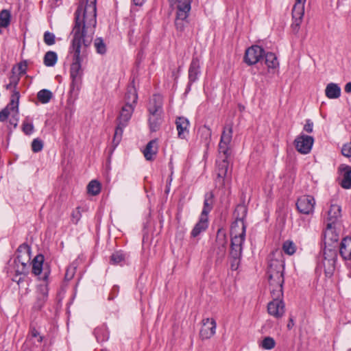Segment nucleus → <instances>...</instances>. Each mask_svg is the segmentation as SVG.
Masks as SVG:
<instances>
[{
  "mask_svg": "<svg viewBox=\"0 0 351 351\" xmlns=\"http://www.w3.org/2000/svg\"><path fill=\"white\" fill-rule=\"evenodd\" d=\"M341 216V207L337 204H332L328 211L327 221L328 223L335 224L339 217Z\"/></svg>",
  "mask_w": 351,
  "mask_h": 351,
  "instance_id": "nucleus-23",
  "label": "nucleus"
},
{
  "mask_svg": "<svg viewBox=\"0 0 351 351\" xmlns=\"http://www.w3.org/2000/svg\"><path fill=\"white\" fill-rule=\"evenodd\" d=\"M138 99V95L134 86V80L133 79L129 84L127 91L125 95V105L132 104L134 106Z\"/></svg>",
  "mask_w": 351,
  "mask_h": 351,
  "instance_id": "nucleus-14",
  "label": "nucleus"
},
{
  "mask_svg": "<svg viewBox=\"0 0 351 351\" xmlns=\"http://www.w3.org/2000/svg\"><path fill=\"white\" fill-rule=\"evenodd\" d=\"M10 110L8 108H4L3 110L0 111V121L3 122L7 120L10 115Z\"/></svg>",
  "mask_w": 351,
  "mask_h": 351,
  "instance_id": "nucleus-50",
  "label": "nucleus"
},
{
  "mask_svg": "<svg viewBox=\"0 0 351 351\" xmlns=\"http://www.w3.org/2000/svg\"><path fill=\"white\" fill-rule=\"evenodd\" d=\"M341 152L343 156L346 157H351V142L343 145Z\"/></svg>",
  "mask_w": 351,
  "mask_h": 351,
  "instance_id": "nucleus-49",
  "label": "nucleus"
},
{
  "mask_svg": "<svg viewBox=\"0 0 351 351\" xmlns=\"http://www.w3.org/2000/svg\"><path fill=\"white\" fill-rule=\"evenodd\" d=\"M45 258L41 254L36 255L32 261V273L35 276H39V279L44 282H48L49 276L51 273L50 266L48 263H44Z\"/></svg>",
  "mask_w": 351,
  "mask_h": 351,
  "instance_id": "nucleus-6",
  "label": "nucleus"
},
{
  "mask_svg": "<svg viewBox=\"0 0 351 351\" xmlns=\"http://www.w3.org/2000/svg\"><path fill=\"white\" fill-rule=\"evenodd\" d=\"M87 191L88 193L92 195H98L101 191L100 183L95 180H91L87 186Z\"/></svg>",
  "mask_w": 351,
  "mask_h": 351,
  "instance_id": "nucleus-36",
  "label": "nucleus"
},
{
  "mask_svg": "<svg viewBox=\"0 0 351 351\" xmlns=\"http://www.w3.org/2000/svg\"><path fill=\"white\" fill-rule=\"evenodd\" d=\"M27 66V65L26 61L20 62L18 66L19 73L25 74L26 73Z\"/></svg>",
  "mask_w": 351,
  "mask_h": 351,
  "instance_id": "nucleus-52",
  "label": "nucleus"
},
{
  "mask_svg": "<svg viewBox=\"0 0 351 351\" xmlns=\"http://www.w3.org/2000/svg\"><path fill=\"white\" fill-rule=\"evenodd\" d=\"M313 143L314 139L312 136L304 134L298 136L294 141L297 151L302 154H306L311 152Z\"/></svg>",
  "mask_w": 351,
  "mask_h": 351,
  "instance_id": "nucleus-12",
  "label": "nucleus"
},
{
  "mask_svg": "<svg viewBox=\"0 0 351 351\" xmlns=\"http://www.w3.org/2000/svg\"><path fill=\"white\" fill-rule=\"evenodd\" d=\"M44 42L47 45H52L55 44L56 42V36L53 33L49 32L48 31L44 33Z\"/></svg>",
  "mask_w": 351,
  "mask_h": 351,
  "instance_id": "nucleus-43",
  "label": "nucleus"
},
{
  "mask_svg": "<svg viewBox=\"0 0 351 351\" xmlns=\"http://www.w3.org/2000/svg\"><path fill=\"white\" fill-rule=\"evenodd\" d=\"M306 0H295L292 9V24L293 30L298 33L304 14V5Z\"/></svg>",
  "mask_w": 351,
  "mask_h": 351,
  "instance_id": "nucleus-8",
  "label": "nucleus"
},
{
  "mask_svg": "<svg viewBox=\"0 0 351 351\" xmlns=\"http://www.w3.org/2000/svg\"><path fill=\"white\" fill-rule=\"evenodd\" d=\"M265 63L269 69H276L279 65L277 58L273 53H267L265 55Z\"/></svg>",
  "mask_w": 351,
  "mask_h": 351,
  "instance_id": "nucleus-35",
  "label": "nucleus"
},
{
  "mask_svg": "<svg viewBox=\"0 0 351 351\" xmlns=\"http://www.w3.org/2000/svg\"><path fill=\"white\" fill-rule=\"evenodd\" d=\"M294 326V320H293V317L292 315L290 316L289 317V323L287 324V328L288 329H291Z\"/></svg>",
  "mask_w": 351,
  "mask_h": 351,
  "instance_id": "nucleus-56",
  "label": "nucleus"
},
{
  "mask_svg": "<svg viewBox=\"0 0 351 351\" xmlns=\"http://www.w3.org/2000/svg\"><path fill=\"white\" fill-rule=\"evenodd\" d=\"M201 132L205 135L206 138H210L211 137L212 132L208 127L204 125L202 128Z\"/></svg>",
  "mask_w": 351,
  "mask_h": 351,
  "instance_id": "nucleus-53",
  "label": "nucleus"
},
{
  "mask_svg": "<svg viewBox=\"0 0 351 351\" xmlns=\"http://www.w3.org/2000/svg\"><path fill=\"white\" fill-rule=\"evenodd\" d=\"M339 239V234L337 233L335 224L328 223L324 232V239L326 243L332 244L338 241Z\"/></svg>",
  "mask_w": 351,
  "mask_h": 351,
  "instance_id": "nucleus-18",
  "label": "nucleus"
},
{
  "mask_svg": "<svg viewBox=\"0 0 351 351\" xmlns=\"http://www.w3.org/2000/svg\"><path fill=\"white\" fill-rule=\"evenodd\" d=\"M154 147V139L150 140L147 144L146 147L142 149V152L147 160H152L154 152H152V148Z\"/></svg>",
  "mask_w": 351,
  "mask_h": 351,
  "instance_id": "nucleus-37",
  "label": "nucleus"
},
{
  "mask_svg": "<svg viewBox=\"0 0 351 351\" xmlns=\"http://www.w3.org/2000/svg\"><path fill=\"white\" fill-rule=\"evenodd\" d=\"M13 268L15 272V275L13 277L12 280L17 282L18 284H20L21 282L24 281L28 274L22 267L20 263L19 264L18 263L13 262Z\"/></svg>",
  "mask_w": 351,
  "mask_h": 351,
  "instance_id": "nucleus-22",
  "label": "nucleus"
},
{
  "mask_svg": "<svg viewBox=\"0 0 351 351\" xmlns=\"http://www.w3.org/2000/svg\"><path fill=\"white\" fill-rule=\"evenodd\" d=\"M22 130L26 135H30L33 133L34 128L32 123L24 122L22 125Z\"/></svg>",
  "mask_w": 351,
  "mask_h": 351,
  "instance_id": "nucleus-45",
  "label": "nucleus"
},
{
  "mask_svg": "<svg viewBox=\"0 0 351 351\" xmlns=\"http://www.w3.org/2000/svg\"><path fill=\"white\" fill-rule=\"evenodd\" d=\"M53 97V93L48 89H42L37 93V99L42 104H47Z\"/></svg>",
  "mask_w": 351,
  "mask_h": 351,
  "instance_id": "nucleus-32",
  "label": "nucleus"
},
{
  "mask_svg": "<svg viewBox=\"0 0 351 351\" xmlns=\"http://www.w3.org/2000/svg\"><path fill=\"white\" fill-rule=\"evenodd\" d=\"M16 254V256H24V254L30 256L31 255L30 246L26 243H22L17 248Z\"/></svg>",
  "mask_w": 351,
  "mask_h": 351,
  "instance_id": "nucleus-38",
  "label": "nucleus"
},
{
  "mask_svg": "<svg viewBox=\"0 0 351 351\" xmlns=\"http://www.w3.org/2000/svg\"><path fill=\"white\" fill-rule=\"evenodd\" d=\"M230 267L237 270L240 264L242 245L245 241V226L242 218H237L231 226Z\"/></svg>",
  "mask_w": 351,
  "mask_h": 351,
  "instance_id": "nucleus-4",
  "label": "nucleus"
},
{
  "mask_svg": "<svg viewBox=\"0 0 351 351\" xmlns=\"http://www.w3.org/2000/svg\"><path fill=\"white\" fill-rule=\"evenodd\" d=\"M127 126V125L123 124L122 123H117V125L114 130V134L112 139V152L115 149V148L119 145L120 143L122 136L123 133V129Z\"/></svg>",
  "mask_w": 351,
  "mask_h": 351,
  "instance_id": "nucleus-24",
  "label": "nucleus"
},
{
  "mask_svg": "<svg viewBox=\"0 0 351 351\" xmlns=\"http://www.w3.org/2000/svg\"><path fill=\"white\" fill-rule=\"evenodd\" d=\"M199 68L200 66L198 60L193 59L189 70V78L191 83L195 82L197 79V76L200 72Z\"/></svg>",
  "mask_w": 351,
  "mask_h": 351,
  "instance_id": "nucleus-26",
  "label": "nucleus"
},
{
  "mask_svg": "<svg viewBox=\"0 0 351 351\" xmlns=\"http://www.w3.org/2000/svg\"><path fill=\"white\" fill-rule=\"evenodd\" d=\"M134 109V107L132 104L124 105L121 108L119 117L117 118L118 123H122L123 124L128 125Z\"/></svg>",
  "mask_w": 351,
  "mask_h": 351,
  "instance_id": "nucleus-19",
  "label": "nucleus"
},
{
  "mask_svg": "<svg viewBox=\"0 0 351 351\" xmlns=\"http://www.w3.org/2000/svg\"><path fill=\"white\" fill-rule=\"evenodd\" d=\"M145 0H133L136 5H141Z\"/></svg>",
  "mask_w": 351,
  "mask_h": 351,
  "instance_id": "nucleus-60",
  "label": "nucleus"
},
{
  "mask_svg": "<svg viewBox=\"0 0 351 351\" xmlns=\"http://www.w3.org/2000/svg\"><path fill=\"white\" fill-rule=\"evenodd\" d=\"M145 183L144 189H145V192L147 193V197L149 199L150 197L153 195V193L151 191L152 183H151V182L148 181L147 177L145 178Z\"/></svg>",
  "mask_w": 351,
  "mask_h": 351,
  "instance_id": "nucleus-47",
  "label": "nucleus"
},
{
  "mask_svg": "<svg viewBox=\"0 0 351 351\" xmlns=\"http://www.w3.org/2000/svg\"><path fill=\"white\" fill-rule=\"evenodd\" d=\"M43 141L38 138H34L31 144L32 150L34 153L41 152L43 149Z\"/></svg>",
  "mask_w": 351,
  "mask_h": 351,
  "instance_id": "nucleus-40",
  "label": "nucleus"
},
{
  "mask_svg": "<svg viewBox=\"0 0 351 351\" xmlns=\"http://www.w3.org/2000/svg\"><path fill=\"white\" fill-rule=\"evenodd\" d=\"M149 112L151 114L154 115V110H152L151 108H149Z\"/></svg>",
  "mask_w": 351,
  "mask_h": 351,
  "instance_id": "nucleus-64",
  "label": "nucleus"
},
{
  "mask_svg": "<svg viewBox=\"0 0 351 351\" xmlns=\"http://www.w3.org/2000/svg\"><path fill=\"white\" fill-rule=\"evenodd\" d=\"M20 265L22 266V267L27 271V273L29 274L30 267H31V261L29 263H21Z\"/></svg>",
  "mask_w": 351,
  "mask_h": 351,
  "instance_id": "nucleus-55",
  "label": "nucleus"
},
{
  "mask_svg": "<svg viewBox=\"0 0 351 351\" xmlns=\"http://www.w3.org/2000/svg\"><path fill=\"white\" fill-rule=\"evenodd\" d=\"M339 169L343 176L341 182V186L346 189H351V167L341 165Z\"/></svg>",
  "mask_w": 351,
  "mask_h": 351,
  "instance_id": "nucleus-16",
  "label": "nucleus"
},
{
  "mask_svg": "<svg viewBox=\"0 0 351 351\" xmlns=\"http://www.w3.org/2000/svg\"><path fill=\"white\" fill-rule=\"evenodd\" d=\"M11 21V13L8 10H3L0 12V25L2 27H7Z\"/></svg>",
  "mask_w": 351,
  "mask_h": 351,
  "instance_id": "nucleus-34",
  "label": "nucleus"
},
{
  "mask_svg": "<svg viewBox=\"0 0 351 351\" xmlns=\"http://www.w3.org/2000/svg\"><path fill=\"white\" fill-rule=\"evenodd\" d=\"M285 261L280 251L274 252L269 258L267 276L272 300L268 303L267 307H284L282 300V285L284 283Z\"/></svg>",
  "mask_w": 351,
  "mask_h": 351,
  "instance_id": "nucleus-2",
  "label": "nucleus"
},
{
  "mask_svg": "<svg viewBox=\"0 0 351 351\" xmlns=\"http://www.w3.org/2000/svg\"><path fill=\"white\" fill-rule=\"evenodd\" d=\"M12 88H13V86L10 83L5 85V88L7 90L12 89Z\"/></svg>",
  "mask_w": 351,
  "mask_h": 351,
  "instance_id": "nucleus-62",
  "label": "nucleus"
},
{
  "mask_svg": "<svg viewBox=\"0 0 351 351\" xmlns=\"http://www.w3.org/2000/svg\"><path fill=\"white\" fill-rule=\"evenodd\" d=\"M20 93L18 90H13V93L10 97V101L5 108H8L10 111H19V103Z\"/></svg>",
  "mask_w": 351,
  "mask_h": 351,
  "instance_id": "nucleus-29",
  "label": "nucleus"
},
{
  "mask_svg": "<svg viewBox=\"0 0 351 351\" xmlns=\"http://www.w3.org/2000/svg\"><path fill=\"white\" fill-rule=\"evenodd\" d=\"M97 0H86V5L80 3L74 14V24L70 35L72 36L69 52L73 54L70 68L71 91L78 90L82 84L83 55L81 49L89 47L97 25Z\"/></svg>",
  "mask_w": 351,
  "mask_h": 351,
  "instance_id": "nucleus-1",
  "label": "nucleus"
},
{
  "mask_svg": "<svg viewBox=\"0 0 351 351\" xmlns=\"http://www.w3.org/2000/svg\"><path fill=\"white\" fill-rule=\"evenodd\" d=\"M276 346V341L271 337H265L261 342V347L265 350H271Z\"/></svg>",
  "mask_w": 351,
  "mask_h": 351,
  "instance_id": "nucleus-39",
  "label": "nucleus"
},
{
  "mask_svg": "<svg viewBox=\"0 0 351 351\" xmlns=\"http://www.w3.org/2000/svg\"><path fill=\"white\" fill-rule=\"evenodd\" d=\"M94 47L97 53L104 55L107 51L106 45L101 37H97L94 40Z\"/></svg>",
  "mask_w": 351,
  "mask_h": 351,
  "instance_id": "nucleus-33",
  "label": "nucleus"
},
{
  "mask_svg": "<svg viewBox=\"0 0 351 351\" xmlns=\"http://www.w3.org/2000/svg\"><path fill=\"white\" fill-rule=\"evenodd\" d=\"M119 287L117 285H114L110 291V293H109L108 300H112L114 298H116L119 293Z\"/></svg>",
  "mask_w": 351,
  "mask_h": 351,
  "instance_id": "nucleus-48",
  "label": "nucleus"
},
{
  "mask_svg": "<svg viewBox=\"0 0 351 351\" xmlns=\"http://www.w3.org/2000/svg\"><path fill=\"white\" fill-rule=\"evenodd\" d=\"M337 258V252L331 249H325L319 263V267H323L326 277H331L335 269V263Z\"/></svg>",
  "mask_w": 351,
  "mask_h": 351,
  "instance_id": "nucleus-7",
  "label": "nucleus"
},
{
  "mask_svg": "<svg viewBox=\"0 0 351 351\" xmlns=\"http://www.w3.org/2000/svg\"><path fill=\"white\" fill-rule=\"evenodd\" d=\"M31 260V256L29 255L24 254V256H16L14 258V263H18L19 264L22 263H29Z\"/></svg>",
  "mask_w": 351,
  "mask_h": 351,
  "instance_id": "nucleus-46",
  "label": "nucleus"
},
{
  "mask_svg": "<svg viewBox=\"0 0 351 351\" xmlns=\"http://www.w3.org/2000/svg\"><path fill=\"white\" fill-rule=\"evenodd\" d=\"M73 276V272L70 274L69 269H67L66 272L65 274V279L69 280H71Z\"/></svg>",
  "mask_w": 351,
  "mask_h": 351,
  "instance_id": "nucleus-57",
  "label": "nucleus"
},
{
  "mask_svg": "<svg viewBox=\"0 0 351 351\" xmlns=\"http://www.w3.org/2000/svg\"><path fill=\"white\" fill-rule=\"evenodd\" d=\"M125 258L126 254L123 251H116L110 256V263L114 265H122L125 261Z\"/></svg>",
  "mask_w": 351,
  "mask_h": 351,
  "instance_id": "nucleus-28",
  "label": "nucleus"
},
{
  "mask_svg": "<svg viewBox=\"0 0 351 351\" xmlns=\"http://www.w3.org/2000/svg\"><path fill=\"white\" fill-rule=\"evenodd\" d=\"M345 91L348 93L351 92V82L346 84L345 86Z\"/></svg>",
  "mask_w": 351,
  "mask_h": 351,
  "instance_id": "nucleus-58",
  "label": "nucleus"
},
{
  "mask_svg": "<svg viewBox=\"0 0 351 351\" xmlns=\"http://www.w3.org/2000/svg\"><path fill=\"white\" fill-rule=\"evenodd\" d=\"M199 331V337L202 340L211 338L216 332L217 324L213 318H204Z\"/></svg>",
  "mask_w": 351,
  "mask_h": 351,
  "instance_id": "nucleus-10",
  "label": "nucleus"
},
{
  "mask_svg": "<svg viewBox=\"0 0 351 351\" xmlns=\"http://www.w3.org/2000/svg\"><path fill=\"white\" fill-rule=\"evenodd\" d=\"M340 254L344 259L351 260V237H346L342 240Z\"/></svg>",
  "mask_w": 351,
  "mask_h": 351,
  "instance_id": "nucleus-21",
  "label": "nucleus"
},
{
  "mask_svg": "<svg viewBox=\"0 0 351 351\" xmlns=\"http://www.w3.org/2000/svg\"><path fill=\"white\" fill-rule=\"evenodd\" d=\"M82 208L77 206L71 213V221L74 224H77L82 217Z\"/></svg>",
  "mask_w": 351,
  "mask_h": 351,
  "instance_id": "nucleus-42",
  "label": "nucleus"
},
{
  "mask_svg": "<svg viewBox=\"0 0 351 351\" xmlns=\"http://www.w3.org/2000/svg\"><path fill=\"white\" fill-rule=\"evenodd\" d=\"M58 60V55L52 51H47L44 56L43 62L45 66L51 67L53 66Z\"/></svg>",
  "mask_w": 351,
  "mask_h": 351,
  "instance_id": "nucleus-31",
  "label": "nucleus"
},
{
  "mask_svg": "<svg viewBox=\"0 0 351 351\" xmlns=\"http://www.w3.org/2000/svg\"><path fill=\"white\" fill-rule=\"evenodd\" d=\"M152 241V237H149V235L147 233L143 234L142 241V250L145 256H149L151 254Z\"/></svg>",
  "mask_w": 351,
  "mask_h": 351,
  "instance_id": "nucleus-30",
  "label": "nucleus"
},
{
  "mask_svg": "<svg viewBox=\"0 0 351 351\" xmlns=\"http://www.w3.org/2000/svg\"><path fill=\"white\" fill-rule=\"evenodd\" d=\"M163 97L160 94H155V125L160 124L164 117L162 110Z\"/></svg>",
  "mask_w": 351,
  "mask_h": 351,
  "instance_id": "nucleus-13",
  "label": "nucleus"
},
{
  "mask_svg": "<svg viewBox=\"0 0 351 351\" xmlns=\"http://www.w3.org/2000/svg\"><path fill=\"white\" fill-rule=\"evenodd\" d=\"M47 283L45 282V285H41L38 288L37 292V307H42L48 298V287Z\"/></svg>",
  "mask_w": 351,
  "mask_h": 351,
  "instance_id": "nucleus-20",
  "label": "nucleus"
},
{
  "mask_svg": "<svg viewBox=\"0 0 351 351\" xmlns=\"http://www.w3.org/2000/svg\"><path fill=\"white\" fill-rule=\"evenodd\" d=\"M325 94L329 99H337L341 95L340 87L335 83H330L326 86Z\"/></svg>",
  "mask_w": 351,
  "mask_h": 351,
  "instance_id": "nucleus-25",
  "label": "nucleus"
},
{
  "mask_svg": "<svg viewBox=\"0 0 351 351\" xmlns=\"http://www.w3.org/2000/svg\"><path fill=\"white\" fill-rule=\"evenodd\" d=\"M315 201L311 195H303L298 198L296 206L300 213L309 215L313 213Z\"/></svg>",
  "mask_w": 351,
  "mask_h": 351,
  "instance_id": "nucleus-11",
  "label": "nucleus"
},
{
  "mask_svg": "<svg viewBox=\"0 0 351 351\" xmlns=\"http://www.w3.org/2000/svg\"><path fill=\"white\" fill-rule=\"evenodd\" d=\"M264 50L258 45L249 47L245 53L244 61L248 65H253L260 61L263 57Z\"/></svg>",
  "mask_w": 351,
  "mask_h": 351,
  "instance_id": "nucleus-9",
  "label": "nucleus"
},
{
  "mask_svg": "<svg viewBox=\"0 0 351 351\" xmlns=\"http://www.w3.org/2000/svg\"><path fill=\"white\" fill-rule=\"evenodd\" d=\"M31 333H32V337H36L39 335V332L35 328L32 329Z\"/></svg>",
  "mask_w": 351,
  "mask_h": 351,
  "instance_id": "nucleus-59",
  "label": "nucleus"
},
{
  "mask_svg": "<svg viewBox=\"0 0 351 351\" xmlns=\"http://www.w3.org/2000/svg\"><path fill=\"white\" fill-rule=\"evenodd\" d=\"M282 249L286 254L292 255L295 252V245L292 241H287L283 243Z\"/></svg>",
  "mask_w": 351,
  "mask_h": 351,
  "instance_id": "nucleus-41",
  "label": "nucleus"
},
{
  "mask_svg": "<svg viewBox=\"0 0 351 351\" xmlns=\"http://www.w3.org/2000/svg\"><path fill=\"white\" fill-rule=\"evenodd\" d=\"M208 226V216L200 215L198 222L195 225L191 231V237H197L202 232H204Z\"/></svg>",
  "mask_w": 351,
  "mask_h": 351,
  "instance_id": "nucleus-15",
  "label": "nucleus"
},
{
  "mask_svg": "<svg viewBox=\"0 0 351 351\" xmlns=\"http://www.w3.org/2000/svg\"><path fill=\"white\" fill-rule=\"evenodd\" d=\"M171 6L176 10L175 25L177 30L184 31L188 25V17L191 9L190 0H169Z\"/></svg>",
  "mask_w": 351,
  "mask_h": 351,
  "instance_id": "nucleus-5",
  "label": "nucleus"
},
{
  "mask_svg": "<svg viewBox=\"0 0 351 351\" xmlns=\"http://www.w3.org/2000/svg\"><path fill=\"white\" fill-rule=\"evenodd\" d=\"M313 122H311L310 120H307L306 124L304 126V130L306 132L311 133L313 132Z\"/></svg>",
  "mask_w": 351,
  "mask_h": 351,
  "instance_id": "nucleus-54",
  "label": "nucleus"
},
{
  "mask_svg": "<svg viewBox=\"0 0 351 351\" xmlns=\"http://www.w3.org/2000/svg\"><path fill=\"white\" fill-rule=\"evenodd\" d=\"M232 133V125H226L223 128L219 143V152L220 155L223 154V159L218 165L217 175L219 178H222L223 185H225V181L229 182L230 180V172H229V162L228 159L231 154Z\"/></svg>",
  "mask_w": 351,
  "mask_h": 351,
  "instance_id": "nucleus-3",
  "label": "nucleus"
},
{
  "mask_svg": "<svg viewBox=\"0 0 351 351\" xmlns=\"http://www.w3.org/2000/svg\"><path fill=\"white\" fill-rule=\"evenodd\" d=\"M179 138H185L189 134V121L184 117H178L176 121Z\"/></svg>",
  "mask_w": 351,
  "mask_h": 351,
  "instance_id": "nucleus-17",
  "label": "nucleus"
},
{
  "mask_svg": "<svg viewBox=\"0 0 351 351\" xmlns=\"http://www.w3.org/2000/svg\"><path fill=\"white\" fill-rule=\"evenodd\" d=\"M268 313L276 317V318H280L282 317L285 314V310L284 308H267Z\"/></svg>",
  "mask_w": 351,
  "mask_h": 351,
  "instance_id": "nucleus-44",
  "label": "nucleus"
},
{
  "mask_svg": "<svg viewBox=\"0 0 351 351\" xmlns=\"http://www.w3.org/2000/svg\"><path fill=\"white\" fill-rule=\"evenodd\" d=\"M239 210H242L243 212H245V208L243 206H239L237 209V211H239Z\"/></svg>",
  "mask_w": 351,
  "mask_h": 351,
  "instance_id": "nucleus-63",
  "label": "nucleus"
},
{
  "mask_svg": "<svg viewBox=\"0 0 351 351\" xmlns=\"http://www.w3.org/2000/svg\"><path fill=\"white\" fill-rule=\"evenodd\" d=\"M19 77L14 74L10 77V83L13 86L14 90H16V86L19 84Z\"/></svg>",
  "mask_w": 351,
  "mask_h": 351,
  "instance_id": "nucleus-51",
  "label": "nucleus"
},
{
  "mask_svg": "<svg viewBox=\"0 0 351 351\" xmlns=\"http://www.w3.org/2000/svg\"><path fill=\"white\" fill-rule=\"evenodd\" d=\"M148 121H149L150 132H154V126H153V123H152L151 117L149 119Z\"/></svg>",
  "mask_w": 351,
  "mask_h": 351,
  "instance_id": "nucleus-61",
  "label": "nucleus"
},
{
  "mask_svg": "<svg viewBox=\"0 0 351 351\" xmlns=\"http://www.w3.org/2000/svg\"><path fill=\"white\" fill-rule=\"evenodd\" d=\"M214 195L213 192L206 193L204 197V208L201 215L208 216V214L211 210L213 204Z\"/></svg>",
  "mask_w": 351,
  "mask_h": 351,
  "instance_id": "nucleus-27",
  "label": "nucleus"
}]
</instances>
